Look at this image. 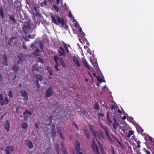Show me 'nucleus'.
Here are the masks:
<instances>
[{
  "mask_svg": "<svg viewBox=\"0 0 154 154\" xmlns=\"http://www.w3.org/2000/svg\"><path fill=\"white\" fill-rule=\"evenodd\" d=\"M51 18L52 22L56 25H58V24L56 20H57L58 23L60 24H62L63 26L65 24V21L64 19L62 18H61L58 16H56V17H55L52 15H51Z\"/></svg>",
  "mask_w": 154,
  "mask_h": 154,
  "instance_id": "nucleus-1",
  "label": "nucleus"
},
{
  "mask_svg": "<svg viewBox=\"0 0 154 154\" xmlns=\"http://www.w3.org/2000/svg\"><path fill=\"white\" fill-rule=\"evenodd\" d=\"M92 147L95 154H100L97 145L96 144L95 140L94 139L92 141Z\"/></svg>",
  "mask_w": 154,
  "mask_h": 154,
  "instance_id": "nucleus-2",
  "label": "nucleus"
},
{
  "mask_svg": "<svg viewBox=\"0 0 154 154\" xmlns=\"http://www.w3.org/2000/svg\"><path fill=\"white\" fill-rule=\"evenodd\" d=\"M8 102L9 100L7 97H6L4 100H3V95L0 94V105L2 106L7 105L8 104Z\"/></svg>",
  "mask_w": 154,
  "mask_h": 154,
  "instance_id": "nucleus-3",
  "label": "nucleus"
},
{
  "mask_svg": "<svg viewBox=\"0 0 154 154\" xmlns=\"http://www.w3.org/2000/svg\"><path fill=\"white\" fill-rule=\"evenodd\" d=\"M53 93L52 88L51 86H49L45 92L46 96L47 97H50L53 94Z\"/></svg>",
  "mask_w": 154,
  "mask_h": 154,
  "instance_id": "nucleus-4",
  "label": "nucleus"
},
{
  "mask_svg": "<svg viewBox=\"0 0 154 154\" xmlns=\"http://www.w3.org/2000/svg\"><path fill=\"white\" fill-rule=\"evenodd\" d=\"M51 137L52 138L54 139L55 138L56 134V132L55 129V125H52L51 126Z\"/></svg>",
  "mask_w": 154,
  "mask_h": 154,
  "instance_id": "nucleus-5",
  "label": "nucleus"
},
{
  "mask_svg": "<svg viewBox=\"0 0 154 154\" xmlns=\"http://www.w3.org/2000/svg\"><path fill=\"white\" fill-rule=\"evenodd\" d=\"M21 96L24 98V100H27L28 99L27 94L26 91L22 90L20 92Z\"/></svg>",
  "mask_w": 154,
  "mask_h": 154,
  "instance_id": "nucleus-6",
  "label": "nucleus"
},
{
  "mask_svg": "<svg viewBox=\"0 0 154 154\" xmlns=\"http://www.w3.org/2000/svg\"><path fill=\"white\" fill-rule=\"evenodd\" d=\"M37 80L35 82L37 86V88H40V85L39 84V81H42V76L39 75H36Z\"/></svg>",
  "mask_w": 154,
  "mask_h": 154,
  "instance_id": "nucleus-7",
  "label": "nucleus"
},
{
  "mask_svg": "<svg viewBox=\"0 0 154 154\" xmlns=\"http://www.w3.org/2000/svg\"><path fill=\"white\" fill-rule=\"evenodd\" d=\"M42 66L41 65L38 66L37 63V64H35V65H33L32 68V71H36L38 72L39 71V69H42Z\"/></svg>",
  "mask_w": 154,
  "mask_h": 154,
  "instance_id": "nucleus-8",
  "label": "nucleus"
},
{
  "mask_svg": "<svg viewBox=\"0 0 154 154\" xmlns=\"http://www.w3.org/2000/svg\"><path fill=\"white\" fill-rule=\"evenodd\" d=\"M59 48L61 51L59 50H57V51L59 53V56H66V53L64 49L61 47H60Z\"/></svg>",
  "mask_w": 154,
  "mask_h": 154,
  "instance_id": "nucleus-9",
  "label": "nucleus"
},
{
  "mask_svg": "<svg viewBox=\"0 0 154 154\" xmlns=\"http://www.w3.org/2000/svg\"><path fill=\"white\" fill-rule=\"evenodd\" d=\"M75 148L76 153H78L80 151V144L78 141H76L75 142Z\"/></svg>",
  "mask_w": 154,
  "mask_h": 154,
  "instance_id": "nucleus-10",
  "label": "nucleus"
},
{
  "mask_svg": "<svg viewBox=\"0 0 154 154\" xmlns=\"http://www.w3.org/2000/svg\"><path fill=\"white\" fill-rule=\"evenodd\" d=\"M25 143L26 146L30 149H31L33 147V145L32 142L29 140L27 139L25 140Z\"/></svg>",
  "mask_w": 154,
  "mask_h": 154,
  "instance_id": "nucleus-11",
  "label": "nucleus"
},
{
  "mask_svg": "<svg viewBox=\"0 0 154 154\" xmlns=\"http://www.w3.org/2000/svg\"><path fill=\"white\" fill-rule=\"evenodd\" d=\"M11 21H12L13 22V23H10L11 24L13 25L14 24H15L16 23L17 21L15 18L14 16L13 15H11L9 16V23H10Z\"/></svg>",
  "mask_w": 154,
  "mask_h": 154,
  "instance_id": "nucleus-12",
  "label": "nucleus"
},
{
  "mask_svg": "<svg viewBox=\"0 0 154 154\" xmlns=\"http://www.w3.org/2000/svg\"><path fill=\"white\" fill-rule=\"evenodd\" d=\"M89 127L90 128L91 131L92 133V134L94 139H95L96 140H97V134H96V133L94 131V130L91 125H89Z\"/></svg>",
  "mask_w": 154,
  "mask_h": 154,
  "instance_id": "nucleus-13",
  "label": "nucleus"
},
{
  "mask_svg": "<svg viewBox=\"0 0 154 154\" xmlns=\"http://www.w3.org/2000/svg\"><path fill=\"white\" fill-rule=\"evenodd\" d=\"M10 126V122L9 121L7 120L5 122V123L4 128L5 130H7L8 132L9 131Z\"/></svg>",
  "mask_w": 154,
  "mask_h": 154,
  "instance_id": "nucleus-14",
  "label": "nucleus"
},
{
  "mask_svg": "<svg viewBox=\"0 0 154 154\" xmlns=\"http://www.w3.org/2000/svg\"><path fill=\"white\" fill-rule=\"evenodd\" d=\"M22 30L26 35H27L31 29V27H26V26L23 27Z\"/></svg>",
  "mask_w": 154,
  "mask_h": 154,
  "instance_id": "nucleus-15",
  "label": "nucleus"
},
{
  "mask_svg": "<svg viewBox=\"0 0 154 154\" xmlns=\"http://www.w3.org/2000/svg\"><path fill=\"white\" fill-rule=\"evenodd\" d=\"M113 126L114 129L115 130H116L117 128L119 126V124L118 123L117 121L115 118L113 119Z\"/></svg>",
  "mask_w": 154,
  "mask_h": 154,
  "instance_id": "nucleus-16",
  "label": "nucleus"
},
{
  "mask_svg": "<svg viewBox=\"0 0 154 154\" xmlns=\"http://www.w3.org/2000/svg\"><path fill=\"white\" fill-rule=\"evenodd\" d=\"M72 59L74 63L78 67L80 66V65L79 63V61L77 58L75 56H73Z\"/></svg>",
  "mask_w": 154,
  "mask_h": 154,
  "instance_id": "nucleus-17",
  "label": "nucleus"
},
{
  "mask_svg": "<svg viewBox=\"0 0 154 154\" xmlns=\"http://www.w3.org/2000/svg\"><path fill=\"white\" fill-rule=\"evenodd\" d=\"M12 70L14 72H17L19 70V66L16 64H14L12 66Z\"/></svg>",
  "mask_w": 154,
  "mask_h": 154,
  "instance_id": "nucleus-18",
  "label": "nucleus"
},
{
  "mask_svg": "<svg viewBox=\"0 0 154 154\" xmlns=\"http://www.w3.org/2000/svg\"><path fill=\"white\" fill-rule=\"evenodd\" d=\"M106 134V136L107 137V139L111 142H112V138L110 137L108 132V130L106 129L104 131Z\"/></svg>",
  "mask_w": 154,
  "mask_h": 154,
  "instance_id": "nucleus-19",
  "label": "nucleus"
},
{
  "mask_svg": "<svg viewBox=\"0 0 154 154\" xmlns=\"http://www.w3.org/2000/svg\"><path fill=\"white\" fill-rule=\"evenodd\" d=\"M82 60L83 65L88 69H90V68L88 66L87 62L86 60V59L85 58H82Z\"/></svg>",
  "mask_w": 154,
  "mask_h": 154,
  "instance_id": "nucleus-20",
  "label": "nucleus"
},
{
  "mask_svg": "<svg viewBox=\"0 0 154 154\" xmlns=\"http://www.w3.org/2000/svg\"><path fill=\"white\" fill-rule=\"evenodd\" d=\"M94 109L98 111L100 109V107L99 103L97 102H95L94 105Z\"/></svg>",
  "mask_w": 154,
  "mask_h": 154,
  "instance_id": "nucleus-21",
  "label": "nucleus"
},
{
  "mask_svg": "<svg viewBox=\"0 0 154 154\" xmlns=\"http://www.w3.org/2000/svg\"><path fill=\"white\" fill-rule=\"evenodd\" d=\"M26 57L25 55L23 54H20L18 56V58L20 61L23 60V59Z\"/></svg>",
  "mask_w": 154,
  "mask_h": 154,
  "instance_id": "nucleus-22",
  "label": "nucleus"
},
{
  "mask_svg": "<svg viewBox=\"0 0 154 154\" xmlns=\"http://www.w3.org/2000/svg\"><path fill=\"white\" fill-rule=\"evenodd\" d=\"M96 134L98 136L99 139L100 140L101 139L103 138V136L102 133L99 132H96Z\"/></svg>",
  "mask_w": 154,
  "mask_h": 154,
  "instance_id": "nucleus-23",
  "label": "nucleus"
},
{
  "mask_svg": "<svg viewBox=\"0 0 154 154\" xmlns=\"http://www.w3.org/2000/svg\"><path fill=\"white\" fill-rule=\"evenodd\" d=\"M40 52L39 50L38 49H36L35 51L32 53V54L33 55L36 57H37L39 55V52Z\"/></svg>",
  "mask_w": 154,
  "mask_h": 154,
  "instance_id": "nucleus-24",
  "label": "nucleus"
},
{
  "mask_svg": "<svg viewBox=\"0 0 154 154\" xmlns=\"http://www.w3.org/2000/svg\"><path fill=\"white\" fill-rule=\"evenodd\" d=\"M59 60L61 66L63 67H66L65 63L63 59L62 58H60Z\"/></svg>",
  "mask_w": 154,
  "mask_h": 154,
  "instance_id": "nucleus-25",
  "label": "nucleus"
},
{
  "mask_svg": "<svg viewBox=\"0 0 154 154\" xmlns=\"http://www.w3.org/2000/svg\"><path fill=\"white\" fill-rule=\"evenodd\" d=\"M133 140L136 142L137 144V147L140 148V144L141 143L140 140H138L137 138H134L133 139Z\"/></svg>",
  "mask_w": 154,
  "mask_h": 154,
  "instance_id": "nucleus-26",
  "label": "nucleus"
},
{
  "mask_svg": "<svg viewBox=\"0 0 154 154\" xmlns=\"http://www.w3.org/2000/svg\"><path fill=\"white\" fill-rule=\"evenodd\" d=\"M134 132L133 130H130L128 132V134H127V137L128 138L130 137L131 135H133L134 134Z\"/></svg>",
  "mask_w": 154,
  "mask_h": 154,
  "instance_id": "nucleus-27",
  "label": "nucleus"
},
{
  "mask_svg": "<svg viewBox=\"0 0 154 154\" xmlns=\"http://www.w3.org/2000/svg\"><path fill=\"white\" fill-rule=\"evenodd\" d=\"M61 146L62 148V151L63 153V154H65V152H67V151H66V148H65V147L64 146V143H61Z\"/></svg>",
  "mask_w": 154,
  "mask_h": 154,
  "instance_id": "nucleus-28",
  "label": "nucleus"
},
{
  "mask_svg": "<svg viewBox=\"0 0 154 154\" xmlns=\"http://www.w3.org/2000/svg\"><path fill=\"white\" fill-rule=\"evenodd\" d=\"M79 41L82 43V42L84 43H86V42L88 43V42L87 39L85 37V36L82 37V41H81V39L80 38H79Z\"/></svg>",
  "mask_w": 154,
  "mask_h": 154,
  "instance_id": "nucleus-29",
  "label": "nucleus"
},
{
  "mask_svg": "<svg viewBox=\"0 0 154 154\" xmlns=\"http://www.w3.org/2000/svg\"><path fill=\"white\" fill-rule=\"evenodd\" d=\"M28 125L27 124L23 123H22L21 125V127L24 130H27V129Z\"/></svg>",
  "mask_w": 154,
  "mask_h": 154,
  "instance_id": "nucleus-30",
  "label": "nucleus"
},
{
  "mask_svg": "<svg viewBox=\"0 0 154 154\" xmlns=\"http://www.w3.org/2000/svg\"><path fill=\"white\" fill-rule=\"evenodd\" d=\"M26 26V27H31L30 23L29 21H27L24 23L22 25L23 27Z\"/></svg>",
  "mask_w": 154,
  "mask_h": 154,
  "instance_id": "nucleus-31",
  "label": "nucleus"
},
{
  "mask_svg": "<svg viewBox=\"0 0 154 154\" xmlns=\"http://www.w3.org/2000/svg\"><path fill=\"white\" fill-rule=\"evenodd\" d=\"M106 119L109 123H111L112 122L111 119L109 118V112L108 111L107 112V113H106Z\"/></svg>",
  "mask_w": 154,
  "mask_h": 154,
  "instance_id": "nucleus-32",
  "label": "nucleus"
},
{
  "mask_svg": "<svg viewBox=\"0 0 154 154\" xmlns=\"http://www.w3.org/2000/svg\"><path fill=\"white\" fill-rule=\"evenodd\" d=\"M47 70L49 72V75L51 76H52L53 75V72L51 68L48 66H47Z\"/></svg>",
  "mask_w": 154,
  "mask_h": 154,
  "instance_id": "nucleus-33",
  "label": "nucleus"
},
{
  "mask_svg": "<svg viewBox=\"0 0 154 154\" xmlns=\"http://www.w3.org/2000/svg\"><path fill=\"white\" fill-rule=\"evenodd\" d=\"M63 44L64 47V48L67 52V53H69V51L68 48V47L67 44L64 43V42H63Z\"/></svg>",
  "mask_w": 154,
  "mask_h": 154,
  "instance_id": "nucleus-34",
  "label": "nucleus"
},
{
  "mask_svg": "<svg viewBox=\"0 0 154 154\" xmlns=\"http://www.w3.org/2000/svg\"><path fill=\"white\" fill-rule=\"evenodd\" d=\"M38 60H37L36 64L37 63V64L38 65V63H41L42 64V65L44 64V62L43 60H42L41 58L40 57H38Z\"/></svg>",
  "mask_w": 154,
  "mask_h": 154,
  "instance_id": "nucleus-35",
  "label": "nucleus"
},
{
  "mask_svg": "<svg viewBox=\"0 0 154 154\" xmlns=\"http://www.w3.org/2000/svg\"><path fill=\"white\" fill-rule=\"evenodd\" d=\"M0 14L2 19H3L4 17L3 11V9L0 8Z\"/></svg>",
  "mask_w": 154,
  "mask_h": 154,
  "instance_id": "nucleus-36",
  "label": "nucleus"
},
{
  "mask_svg": "<svg viewBox=\"0 0 154 154\" xmlns=\"http://www.w3.org/2000/svg\"><path fill=\"white\" fill-rule=\"evenodd\" d=\"M97 80L99 82L101 83L103 82H105V81H104L103 79L100 77V76H97Z\"/></svg>",
  "mask_w": 154,
  "mask_h": 154,
  "instance_id": "nucleus-37",
  "label": "nucleus"
},
{
  "mask_svg": "<svg viewBox=\"0 0 154 154\" xmlns=\"http://www.w3.org/2000/svg\"><path fill=\"white\" fill-rule=\"evenodd\" d=\"M54 61L56 63H59L58 61V60H59V57L55 55L54 57Z\"/></svg>",
  "mask_w": 154,
  "mask_h": 154,
  "instance_id": "nucleus-38",
  "label": "nucleus"
},
{
  "mask_svg": "<svg viewBox=\"0 0 154 154\" xmlns=\"http://www.w3.org/2000/svg\"><path fill=\"white\" fill-rule=\"evenodd\" d=\"M14 148L11 146H8L7 147V149L9 151H13Z\"/></svg>",
  "mask_w": 154,
  "mask_h": 154,
  "instance_id": "nucleus-39",
  "label": "nucleus"
},
{
  "mask_svg": "<svg viewBox=\"0 0 154 154\" xmlns=\"http://www.w3.org/2000/svg\"><path fill=\"white\" fill-rule=\"evenodd\" d=\"M59 147H60V146H59V145L57 143V144H55V148L56 151V152L59 151H60Z\"/></svg>",
  "mask_w": 154,
  "mask_h": 154,
  "instance_id": "nucleus-40",
  "label": "nucleus"
},
{
  "mask_svg": "<svg viewBox=\"0 0 154 154\" xmlns=\"http://www.w3.org/2000/svg\"><path fill=\"white\" fill-rule=\"evenodd\" d=\"M60 65L59 63H56L54 66V67L55 69L57 71H59L60 69L58 68V66H60Z\"/></svg>",
  "mask_w": 154,
  "mask_h": 154,
  "instance_id": "nucleus-41",
  "label": "nucleus"
},
{
  "mask_svg": "<svg viewBox=\"0 0 154 154\" xmlns=\"http://www.w3.org/2000/svg\"><path fill=\"white\" fill-rule=\"evenodd\" d=\"M79 33L82 35V37H84L85 35V33L82 31V29L80 27L79 29Z\"/></svg>",
  "mask_w": 154,
  "mask_h": 154,
  "instance_id": "nucleus-42",
  "label": "nucleus"
},
{
  "mask_svg": "<svg viewBox=\"0 0 154 154\" xmlns=\"http://www.w3.org/2000/svg\"><path fill=\"white\" fill-rule=\"evenodd\" d=\"M27 113L29 114L31 116L32 115V113L30 111H28L27 110H26L25 111L23 112V115H25Z\"/></svg>",
  "mask_w": 154,
  "mask_h": 154,
  "instance_id": "nucleus-43",
  "label": "nucleus"
},
{
  "mask_svg": "<svg viewBox=\"0 0 154 154\" xmlns=\"http://www.w3.org/2000/svg\"><path fill=\"white\" fill-rule=\"evenodd\" d=\"M35 35L32 34L31 35H28V38H29L34 39L35 36Z\"/></svg>",
  "mask_w": 154,
  "mask_h": 154,
  "instance_id": "nucleus-44",
  "label": "nucleus"
},
{
  "mask_svg": "<svg viewBox=\"0 0 154 154\" xmlns=\"http://www.w3.org/2000/svg\"><path fill=\"white\" fill-rule=\"evenodd\" d=\"M137 130L141 134L143 133L144 131L140 127Z\"/></svg>",
  "mask_w": 154,
  "mask_h": 154,
  "instance_id": "nucleus-45",
  "label": "nucleus"
},
{
  "mask_svg": "<svg viewBox=\"0 0 154 154\" xmlns=\"http://www.w3.org/2000/svg\"><path fill=\"white\" fill-rule=\"evenodd\" d=\"M57 133L59 134H60L62 133V131L61 129H60V128L59 127H57Z\"/></svg>",
  "mask_w": 154,
  "mask_h": 154,
  "instance_id": "nucleus-46",
  "label": "nucleus"
},
{
  "mask_svg": "<svg viewBox=\"0 0 154 154\" xmlns=\"http://www.w3.org/2000/svg\"><path fill=\"white\" fill-rule=\"evenodd\" d=\"M41 5L42 7L45 6L47 5V2L44 1L41 3Z\"/></svg>",
  "mask_w": 154,
  "mask_h": 154,
  "instance_id": "nucleus-47",
  "label": "nucleus"
},
{
  "mask_svg": "<svg viewBox=\"0 0 154 154\" xmlns=\"http://www.w3.org/2000/svg\"><path fill=\"white\" fill-rule=\"evenodd\" d=\"M54 9L56 11L58 12L59 11V9L55 5H54L53 6Z\"/></svg>",
  "mask_w": 154,
  "mask_h": 154,
  "instance_id": "nucleus-48",
  "label": "nucleus"
},
{
  "mask_svg": "<svg viewBox=\"0 0 154 154\" xmlns=\"http://www.w3.org/2000/svg\"><path fill=\"white\" fill-rule=\"evenodd\" d=\"M39 125V123L38 122L34 124L35 127L36 128L38 129L39 128V127L38 126V125Z\"/></svg>",
  "mask_w": 154,
  "mask_h": 154,
  "instance_id": "nucleus-49",
  "label": "nucleus"
},
{
  "mask_svg": "<svg viewBox=\"0 0 154 154\" xmlns=\"http://www.w3.org/2000/svg\"><path fill=\"white\" fill-rule=\"evenodd\" d=\"M3 58L5 60V61L6 63V65H7V57L5 55H4V57H3Z\"/></svg>",
  "mask_w": 154,
  "mask_h": 154,
  "instance_id": "nucleus-50",
  "label": "nucleus"
},
{
  "mask_svg": "<svg viewBox=\"0 0 154 154\" xmlns=\"http://www.w3.org/2000/svg\"><path fill=\"white\" fill-rule=\"evenodd\" d=\"M30 46L32 49H34L36 47V46L35 45V44L34 43H32L31 44Z\"/></svg>",
  "mask_w": 154,
  "mask_h": 154,
  "instance_id": "nucleus-51",
  "label": "nucleus"
},
{
  "mask_svg": "<svg viewBox=\"0 0 154 154\" xmlns=\"http://www.w3.org/2000/svg\"><path fill=\"white\" fill-rule=\"evenodd\" d=\"M8 95L11 97L12 98L13 97V94L11 91H10L8 92Z\"/></svg>",
  "mask_w": 154,
  "mask_h": 154,
  "instance_id": "nucleus-52",
  "label": "nucleus"
},
{
  "mask_svg": "<svg viewBox=\"0 0 154 154\" xmlns=\"http://www.w3.org/2000/svg\"><path fill=\"white\" fill-rule=\"evenodd\" d=\"M73 125H74L75 127V128L77 129L78 130H79V127H78V125H77L75 123V122L73 121Z\"/></svg>",
  "mask_w": 154,
  "mask_h": 154,
  "instance_id": "nucleus-53",
  "label": "nucleus"
},
{
  "mask_svg": "<svg viewBox=\"0 0 154 154\" xmlns=\"http://www.w3.org/2000/svg\"><path fill=\"white\" fill-rule=\"evenodd\" d=\"M84 133L85 135L89 133V131L87 130H86V129H85L84 130Z\"/></svg>",
  "mask_w": 154,
  "mask_h": 154,
  "instance_id": "nucleus-54",
  "label": "nucleus"
},
{
  "mask_svg": "<svg viewBox=\"0 0 154 154\" xmlns=\"http://www.w3.org/2000/svg\"><path fill=\"white\" fill-rule=\"evenodd\" d=\"M22 46L23 48L25 50H27V48L26 45L25 44V43L23 42L22 44Z\"/></svg>",
  "mask_w": 154,
  "mask_h": 154,
  "instance_id": "nucleus-55",
  "label": "nucleus"
},
{
  "mask_svg": "<svg viewBox=\"0 0 154 154\" xmlns=\"http://www.w3.org/2000/svg\"><path fill=\"white\" fill-rule=\"evenodd\" d=\"M101 128L102 129H103L104 130V131H105V130H106L108 129V128H107V127H106V126L104 127V126H103V125L102 124H101Z\"/></svg>",
  "mask_w": 154,
  "mask_h": 154,
  "instance_id": "nucleus-56",
  "label": "nucleus"
},
{
  "mask_svg": "<svg viewBox=\"0 0 154 154\" xmlns=\"http://www.w3.org/2000/svg\"><path fill=\"white\" fill-rule=\"evenodd\" d=\"M52 119H53V117L51 116V115L48 118V121H50V123H51Z\"/></svg>",
  "mask_w": 154,
  "mask_h": 154,
  "instance_id": "nucleus-57",
  "label": "nucleus"
},
{
  "mask_svg": "<svg viewBox=\"0 0 154 154\" xmlns=\"http://www.w3.org/2000/svg\"><path fill=\"white\" fill-rule=\"evenodd\" d=\"M111 149H112V154H116L115 151H114V148L112 146H111Z\"/></svg>",
  "mask_w": 154,
  "mask_h": 154,
  "instance_id": "nucleus-58",
  "label": "nucleus"
},
{
  "mask_svg": "<svg viewBox=\"0 0 154 154\" xmlns=\"http://www.w3.org/2000/svg\"><path fill=\"white\" fill-rule=\"evenodd\" d=\"M39 46L41 49L42 50H43V47L44 46L43 44H41V43H40L39 45Z\"/></svg>",
  "mask_w": 154,
  "mask_h": 154,
  "instance_id": "nucleus-59",
  "label": "nucleus"
},
{
  "mask_svg": "<svg viewBox=\"0 0 154 154\" xmlns=\"http://www.w3.org/2000/svg\"><path fill=\"white\" fill-rule=\"evenodd\" d=\"M97 140V141L98 142V143L99 145V146L100 147V148H102V144H101L100 143V142L98 140Z\"/></svg>",
  "mask_w": 154,
  "mask_h": 154,
  "instance_id": "nucleus-60",
  "label": "nucleus"
},
{
  "mask_svg": "<svg viewBox=\"0 0 154 154\" xmlns=\"http://www.w3.org/2000/svg\"><path fill=\"white\" fill-rule=\"evenodd\" d=\"M35 16L36 17H41V14L38 12H37L35 14Z\"/></svg>",
  "mask_w": 154,
  "mask_h": 154,
  "instance_id": "nucleus-61",
  "label": "nucleus"
},
{
  "mask_svg": "<svg viewBox=\"0 0 154 154\" xmlns=\"http://www.w3.org/2000/svg\"><path fill=\"white\" fill-rule=\"evenodd\" d=\"M4 151L7 154H10V151L7 149H6Z\"/></svg>",
  "mask_w": 154,
  "mask_h": 154,
  "instance_id": "nucleus-62",
  "label": "nucleus"
},
{
  "mask_svg": "<svg viewBox=\"0 0 154 154\" xmlns=\"http://www.w3.org/2000/svg\"><path fill=\"white\" fill-rule=\"evenodd\" d=\"M148 138L151 142L152 143L153 142V139L150 136H149Z\"/></svg>",
  "mask_w": 154,
  "mask_h": 154,
  "instance_id": "nucleus-63",
  "label": "nucleus"
},
{
  "mask_svg": "<svg viewBox=\"0 0 154 154\" xmlns=\"http://www.w3.org/2000/svg\"><path fill=\"white\" fill-rule=\"evenodd\" d=\"M60 136V137L61 138V139H62V140H63L64 138V137L63 136V134L61 133V134H59Z\"/></svg>",
  "mask_w": 154,
  "mask_h": 154,
  "instance_id": "nucleus-64",
  "label": "nucleus"
}]
</instances>
